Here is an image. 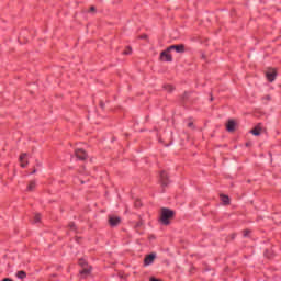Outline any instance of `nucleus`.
Segmentation results:
<instances>
[{
    "label": "nucleus",
    "mask_w": 281,
    "mask_h": 281,
    "mask_svg": "<svg viewBox=\"0 0 281 281\" xmlns=\"http://www.w3.org/2000/svg\"><path fill=\"white\" fill-rule=\"evenodd\" d=\"M155 258H157V254L151 252L149 255H146L144 258V267H148L155 262Z\"/></svg>",
    "instance_id": "0eeeda50"
},
{
    "label": "nucleus",
    "mask_w": 281,
    "mask_h": 281,
    "mask_svg": "<svg viewBox=\"0 0 281 281\" xmlns=\"http://www.w3.org/2000/svg\"><path fill=\"white\" fill-rule=\"evenodd\" d=\"M249 234H251V231H249V229H245V231H244V236H245V237L249 236Z\"/></svg>",
    "instance_id": "4be33fe9"
},
{
    "label": "nucleus",
    "mask_w": 281,
    "mask_h": 281,
    "mask_svg": "<svg viewBox=\"0 0 281 281\" xmlns=\"http://www.w3.org/2000/svg\"><path fill=\"white\" fill-rule=\"evenodd\" d=\"M170 52H172V49H175V52H177L178 54H183V52H186V45L183 44H179V45H171L169 46Z\"/></svg>",
    "instance_id": "9d476101"
},
{
    "label": "nucleus",
    "mask_w": 281,
    "mask_h": 281,
    "mask_svg": "<svg viewBox=\"0 0 281 281\" xmlns=\"http://www.w3.org/2000/svg\"><path fill=\"white\" fill-rule=\"evenodd\" d=\"M164 89H165V91H167V93H172L175 91V86H172V85H165Z\"/></svg>",
    "instance_id": "dca6fc26"
},
{
    "label": "nucleus",
    "mask_w": 281,
    "mask_h": 281,
    "mask_svg": "<svg viewBox=\"0 0 281 281\" xmlns=\"http://www.w3.org/2000/svg\"><path fill=\"white\" fill-rule=\"evenodd\" d=\"M16 277L20 280H25V278H27V273L25 271H23V270H20V271H18Z\"/></svg>",
    "instance_id": "2eb2a0df"
},
{
    "label": "nucleus",
    "mask_w": 281,
    "mask_h": 281,
    "mask_svg": "<svg viewBox=\"0 0 281 281\" xmlns=\"http://www.w3.org/2000/svg\"><path fill=\"white\" fill-rule=\"evenodd\" d=\"M142 225H144V222L143 221H139L135 224V227L138 228V227H142Z\"/></svg>",
    "instance_id": "aec40b11"
},
{
    "label": "nucleus",
    "mask_w": 281,
    "mask_h": 281,
    "mask_svg": "<svg viewBox=\"0 0 281 281\" xmlns=\"http://www.w3.org/2000/svg\"><path fill=\"white\" fill-rule=\"evenodd\" d=\"M134 205H135V207H142V201L136 200Z\"/></svg>",
    "instance_id": "6ab92c4d"
},
{
    "label": "nucleus",
    "mask_w": 281,
    "mask_h": 281,
    "mask_svg": "<svg viewBox=\"0 0 281 281\" xmlns=\"http://www.w3.org/2000/svg\"><path fill=\"white\" fill-rule=\"evenodd\" d=\"M159 60H161V63H172V55H170L169 47L160 53Z\"/></svg>",
    "instance_id": "f03ea898"
},
{
    "label": "nucleus",
    "mask_w": 281,
    "mask_h": 281,
    "mask_svg": "<svg viewBox=\"0 0 281 281\" xmlns=\"http://www.w3.org/2000/svg\"><path fill=\"white\" fill-rule=\"evenodd\" d=\"M32 175H36V169H33Z\"/></svg>",
    "instance_id": "cd10ccee"
},
{
    "label": "nucleus",
    "mask_w": 281,
    "mask_h": 281,
    "mask_svg": "<svg viewBox=\"0 0 281 281\" xmlns=\"http://www.w3.org/2000/svg\"><path fill=\"white\" fill-rule=\"evenodd\" d=\"M266 78L268 82H274L276 78H278V70L276 68H269L266 71Z\"/></svg>",
    "instance_id": "7ed1b4c3"
},
{
    "label": "nucleus",
    "mask_w": 281,
    "mask_h": 281,
    "mask_svg": "<svg viewBox=\"0 0 281 281\" xmlns=\"http://www.w3.org/2000/svg\"><path fill=\"white\" fill-rule=\"evenodd\" d=\"M36 190V180H31L26 187V192H34Z\"/></svg>",
    "instance_id": "f8f14e48"
},
{
    "label": "nucleus",
    "mask_w": 281,
    "mask_h": 281,
    "mask_svg": "<svg viewBox=\"0 0 281 281\" xmlns=\"http://www.w3.org/2000/svg\"><path fill=\"white\" fill-rule=\"evenodd\" d=\"M21 168H26L30 161L27 160V154L23 153L19 157Z\"/></svg>",
    "instance_id": "1a4fd4ad"
},
{
    "label": "nucleus",
    "mask_w": 281,
    "mask_h": 281,
    "mask_svg": "<svg viewBox=\"0 0 281 281\" xmlns=\"http://www.w3.org/2000/svg\"><path fill=\"white\" fill-rule=\"evenodd\" d=\"M226 131H228V133H234V131H236V121L234 120H228L227 124H226Z\"/></svg>",
    "instance_id": "9b49d317"
},
{
    "label": "nucleus",
    "mask_w": 281,
    "mask_h": 281,
    "mask_svg": "<svg viewBox=\"0 0 281 281\" xmlns=\"http://www.w3.org/2000/svg\"><path fill=\"white\" fill-rule=\"evenodd\" d=\"M220 198H221V201H222L223 205H229L231 204V200H229L228 195L221 194Z\"/></svg>",
    "instance_id": "4468645a"
},
{
    "label": "nucleus",
    "mask_w": 281,
    "mask_h": 281,
    "mask_svg": "<svg viewBox=\"0 0 281 281\" xmlns=\"http://www.w3.org/2000/svg\"><path fill=\"white\" fill-rule=\"evenodd\" d=\"M188 127L194 130V122L190 121V122L188 123Z\"/></svg>",
    "instance_id": "412c9836"
},
{
    "label": "nucleus",
    "mask_w": 281,
    "mask_h": 281,
    "mask_svg": "<svg viewBox=\"0 0 281 281\" xmlns=\"http://www.w3.org/2000/svg\"><path fill=\"white\" fill-rule=\"evenodd\" d=\"M214 101V97L211 95V102Z\"/></svg>",
    "instance_id": "c756f323"
},
{
    "label": "nucleus",
    "mask_w": 281,
    "mask_h": 281,
    "mask_svg": "<svg viewBox=\"0 0 281 281\" xmlns=\"http://www.w3.org/2000/svg\"><path fill=\"white\" fill-rule=\"evenodd\" d=\"M262 131V127H260V124L257 125L256 127H254L250 133L251 135H255L256 137H258V135H260V132Z\"/></svg>",
    "instance_id": "ddd939ff"
},
{
    "label": "nucleus",
    "mask_w": 281,
    "mask_h": 281,
    "mask_svg": "<svg viewBox=\"0 0 281 281\" xmlns=\"http://www.w3.org/2000/svg\"><path fill=\"white\" fill-rule=\"evenodd\" d=\"M263 100H267L268 102L271 101V94L263 97Z\"/></svg>",
    "instance_id": "5701e85b"
},
{
    "label": "nucleus",
    "mask_w": 281,
    "mask_h": 281,
    "mask_svg": "<svg viewBox=\"0 0 281 281\" xmlns=\"http://www.w3.org/2000/svg\"><path fill=\"white\" fill-rule=\"evenodd\" d=\"M79 265L82 266V270H80V276H82V278H87L91 276L90 266H88L83 260H80Z\"/></svg>",
    "instance_id": "20e7f679"
},
{
    "label": "nucleus",
    "mask_w": 281,
    "mask_h": 281,
    "mask_svg": "<svg viewBox=\"0 0 281 281\" xmlns=\"http://www.w3.org/2000/svg\"><path fill=\"white\" fill-rule=\"evenodd\" d=\"M70 229H76V224H69Z\"/></svg>",
    "instance_id": "a878e982"
},
{
    "label": "nucleus",
    "mask_w": 281,
    "mask_h": 281,
    "mask_svg": "<svg viewBox=\"0 0 281 281\" xmlns=\"http://www.w3.org/2000/svg\"><path fill=\"white\" fill-rule=\"evenodd\" d=\"M160 182L164 188H167V186H170V176H168V172L166 171L160 172Z\"/></svg>",
    "instance_id": "423d86ee"
},
{
    "label": "nucleus",
    "mask_w": 281,
    "mask_h": 281,
    "mask_svg": "<svg viewBox=\"0 0 281 281\" xmlns=\"http://www.w3.org/2000/svg\"><path fill=\"white\" fill-rule=\"evenodd\" d=\"M80 184H81V186H85V180H81V181H80Z\"/></svg>",
    "instance_id": "c85d7f7f"
},
{
    "label": "nucleus",
    "mask_w": 281,
    "mask_h": 281,
    "mask_svg": "<svg viewBox=\"0 0 281 281\" xmlns=\"http://www.w3.org/2000/svg\"><path fill=\"white\" fill-rule=\"evenodd\" d=\"M139 38H145L146 40V38H148V36L146 34H143V35L139 36Z\"/></svg>",
    "instance_id": "bb28decb"
},
{
    "label": "nucleus",
    "mask_w": 281,
    "mask_h": 281,
    "mask_svg": "<svg viewBox=\"0 0 281 281\" xmlns=\"http://www.w3.org/2000/svg\"><path fill=\"white\" fill-rule=\"evenodd\" d=\"M89 12H95V7H94V5H91V7L89 8Z\"/></svg>",
    "instance_id": "b1692460"
},
{
    "label": "nucleus",
    "mask_w": 281,
    "mask_h": 281,
    "mask_svg": "<svg viewBox=\"0 0 281 281\" xmlns=\"http://www.w3.org/2000/svg\"><path fill=\"white\" fill-rule=\"evenodd\" d=\"M172 218H175V211L168 207H162L160 210L159 221L161 225H170V221H172Z\"/></svg>",
    "instance_id": "f257e3e1"
},
{
    "label": "nucleus",
    "mask_w": 281,
    "mask_h": 281,
    "mask_svg": "<svg viewBox=\"0 0 281 281\" xmlns=\"http://www.w3.org/2000/svg\"><path fill=\"white\" fill-rule=\"evenodd\" d=\"M75 155H76L77 159H80L81 161L87 160L89 157V155L87 154V151L85 149H76Z\"/></svg>",
    "instance_id": "6e6552de"
},
{
    "label": "nucleus",
    "mask_w": 281,
    "mask_h": 281,
    "mask_svg": "<svg viewBox=\"0 0 281 281\" xmlns=\"http://www.w3.org/2000/svg\"><path fill=\"white\" fill-rule=\"evenodd\" d=\"M189 95H190V93L184 92V93H183V99H184V100H188Z\"/></svg>",
    "instance_id": "393cba45"
},
{
    "label": "nucleus",
    "mask_w": 281,
    "mask_h": 281,
    "mask_svg": "<svg viewBox=\"0 0 281 281\" xmlns=\"http://www.w3.org/2000/svg\"><path fill=\"white\" fill-rule=\"evenodd\" d=\"M34 223H41V214H35Z\"/></svg>",
    "instance_id": "a211bd4d"
},
{
    "label": "nucleus",
    "mask_w": 281,
    "mask_h": 281,
    "mask_svg": "<svg viewBox=\"0 0 281 281\" xmlns=\"http://www.w3.org/2000/svg\"><path fill=\"white\" fill-rule=\"evenodd\" d=\"M133 54V48L131 46H127L126 49L123 52L124 56H128Z\"/></svg>",
    "instance_id": "f3484780"
},
{
    "label": "nucleus",
    "mask_w": 281,
    "mask_h": 281,
    "mask_svg": "<svg viewBox=\"0 0 281 281\" xmlns=\"http://www.w3.org/2000/svg\"><path fill=\"white\" fill-rule=\"evenodd\" d=\"M108 223L110 227H117L120 223H122V217L121 216H114V215H109L108 216Z\"/></svg>",
    "instance_id": "39448f33"
}]
</instances>
